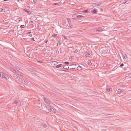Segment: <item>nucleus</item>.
I'll return each instance as SVG.
<instances>
[{
    "label": "nucleus",
    "instance_id": "nucleus-56",
    "mask_svg": "<svg viewBox=\"0 0 131 131\" xmlns=\"http://www.w3.org/2000/svg\"><path fill=\"white\" fill-rule=\"evenodd\" d=\"M12 70H13V71H15L14 69H12Z\"/></svg>",
    "mask_w": 131,
    "mask_h": 131
},
{
    "label": "nucleus",
    "instance_id": "nucleus-10",
    "mask_svg": "<svg viewBox=\"0 0 131 131\" xmlns=\"http://www.w3.org/2000/svg\"><path fill=\"white\" fill-rule=\"evenodd\" d=\"M21 105V101H18L17 103V105H16L15 106V107H16L17 106H18V107L20 106Z\"/></svg>",
    "mask_w": 131,
    "mask_h": 131
},
{
    "label": "nucleus",
    "instance_id": "nucleus-46",
    "mask_svg": "<svg viewBox=\"0 0 131 131\" xmlns=\"http://www.w3.org/2000/svg\"><path fill=\"white\" fill-rule=\"evenodd\" d=\"M26 9H22V10H23V11H25V12H26Z\"/></svg>",
    "mask_w": 131,
    "mask_h": 131
},
{
    "label": "nucleus",
    "instance_id": "nucleus-60",
    "mask_svg": "<svg viewBox=\"0 0 131 131\" xmlns=\"http://www.w3.org/2000/svg\"><path fill=\"white\" fill-rule=\"evenodd\" d=\"M34 74H36V73H35V72H34Z\"/></svg>",
    "mask_w": 131,
    "mask_h": 131
},
{
    "label": "nucleus",
    "instance_id": "nucleus-31",
    "mask_svg": "<svg viewBox=\"0 0 131 131\" xmlns=\"http://www.w3.org/2000/svg\"><path fill=\"white\" fill-rule=\"evenodd\" d=\"M43 127L45 128H46L48 127L47 125L46 124H45L43 125Z\"/></svg>",
    "mask_w": 131,
    "mask_h": 131
},
{
    "label": "nucleus",
    "instance_id": "nucleus-38",
    "mask_svg": "<svg viewBox=\"0 0 131 131\" xmlns=\"http://www.w3.org/2000/svg\"><path fill=\"white\" fill-rule=\"evenodd\" d=\"M16 79H18V80L19 81L20 79H21V78L20 77H18V76H17V78H16Z\"/></svg>",
    "mask_w": 131,
    "mask_h": 131
},
{
    "label": "nucleus",
    "instance_id": "nucleus-37",
    "mask_svg": "<svg viewBox=\"0 0 131 131\" xmlns=\"http://www.w3.org/2000/svg\"><path fill=\"white\" fill-rule=\"evenodd\" d=\"M97 31H102V30H101L100 29H96Z\"/></svg>",
    "mask_w": 131,
    "mask_h": 131
},
{
    "label": "nucleus",
    "instance_id": "nucleus-16",
    "mask_svg": "<svg viewBox=\"0 0 131 131\" xmlns=\"http://www.w3.org/2000/svg\"><path fill=\"white\" fill-rule=\"evenodd\" d=\"M45 106L47 108L48 110H49L50 109V108L51 107V106H49L48 105H46Z\"/></svg>",
    "mask_w": 131,
    "mask_h": 131
},
{
    "label": "nucleus",
    "instance_id": "nucleus-19",
    "mask_svg": "<svg viewBox=\"0 0 131 131\" xmlns=\"http://www.w3.org/2000/svg\"><path fill=\"white\" fill-rule=\"evenodd\" d=\"M24 8L26 9V10H29L30 8V7L27 6H24Z\"/></svg>",
    "mask_w": 131,
    "mask_h": 131
},
{
    "label": "nucleus",
    "instance_id": "nucleus-30",
    "mask_svg": "<svg viewBox=\"0 0 131 131\" xmlns=\"http://www.w3.org/2000/svg\"><path fill=\"white\" fill-rule=\"evenodd\" d=\"M123 89H118L117 90V92H121V91H122L123 90Z\"/></svg>",
    "mask_w": 131,
    "mask_h": 131
},
{
    "label": "nucleus",
    "instance_id": "nucleus-55",
    "mask_svg": "<svg viewBox=\"0 0 131 131\" xmlns=\"http://www.w3.org/2000/svg\"><path fill=\"white\" fill-rule=\"evenodd\" d=\"M28 11H28V10H26V12H27V13H28Z\"/></svg>",
    "mask_w": 131,
    "mask_h": 131
},
{
    "label": "nucleus",
    "instance_id": "nucleus-1",
    "mask_svg": "<svg viewBox=\"0 0 131 131\" xmlns=\"http://www.w3.org/2000/svg\"><path fill=\"white\" fill-rule=\"evenodd\" d=\"M0 76L2 77V78H5L6 80H8L9 79V78L8 77H7L6 75L2 73H0Z\"/></svg>",
    "mask_w": 131,
    "mask_h": 131
},
{
    "label": "nucleus",
    "instance_id": "nucleus-45",
    "mask_svg": "<svg viewBox=\"0 0 131 131\" xmlns=\"http://www.w3.org/2000/svg\"><path fill=\"white\" fill-rule=\"evenodd\" d=\"M101 4L99 3L97 4V6H99Z\"/></svg>",
    "mask_w": 131,
    "mask_h": 131
},
{
    "label": "nucleus",
    "instance_id": "nucleus-57",
    "mask_svg": "<svg viewBox=\"0 0 131 131\" xmlns=\"http://www.w3.org/2000/svg\"><path fill=\"white\" fill-rule=\"evenodd\" d=\"M101 11H103V9H102V8L101 9Z\"/></svg>",
    "mask_w": 131,
    "mask_h": 131
},
{
    "label": "nucleus",
    "instance_id": "nucleus-23",
    "mask_svg": "<svg viewBox=\"0 0 131 131\" xmlns=\"http://www.w3.org/2000/svg\"><path fill=\"white\" fill-rule=\"evenodd\" d=\"M61 3H66L67 2V1H61Z\"/></svg>",
    "mask_w": 131,
    "mask_h": 131
},
{
    "label": "nucleus",
    "instance_id": "nucleus-50",
    "mask_svg": "<svg viewBox=\"0 0 131 131\" xmlns=\"http://www.w3.org/2000/svg\"><path fill=\"white\" fill-rule=\"evenodd\" d=\"M60 70L61 71H65L64 70Z\"/></svg>",
    "mask_w": 131,
    "mask_h": 131
},
{
    "label": "nucleus",
    "instance_id": "nucleus-52",
    "mask_svg": "<svg viewBox=\"0 0 131 131\" xmlns=\"http://www.w3.org/2000/svg\"><path fill=\"white\" fill-rule=\"evenodd\" d=\"M48 41V40H46L45 42V43H47V42Z\"/></svg>",
    "mask_w": 131,
    "mask_h": 131
},
{
    "label": "nucleus",
    "instance_id": "nucleus-27",
    "mask_svg": "<svg viewBox=\"0 0 131 131\" xmlns=\"http://www.w3.org/2000/svg\"><path fill=\"white\" fill-rule=\"evenodd\" d=\"M60 2H58V3H54L53 4V5H60Z\"/></svg>",
    "mask_w": 131,
    "mask_h": 131
},
{
    "label": "nucleus",
    "instance_id": "nucleus-26",
    "mask_svg": "<svg viewBox=\"0 0 131 131\" xmlns=\"http://www.w3.org/2000/svg\"><path fill=\"white\" fill-rule=\"evenodd\" d=\"M13 77L15 79L17 78V75L16 74H13Z\"/></svg>",
    "mask_w": 131,
    "mask_h": 131
},
{
    "label": "nucleus",
    "instance_id": "nucleus-64",
    "mask_svg": "<svg viewBox=\"0 0 131 131\" xmlns=\"http://www.w3.org/2000/svg\"><path fill=\"white\" fill-rule=\"evenodd\" d=\"M21 1V2H22V1L21 0V1Z\"/></svg>",
    "mask_w": 131,
    "mask_h": 131
},
{
    "label": "nucleus",
    "instance_id": "nucleus-13",
    "mask_svg": "<svg viewBox=\"0 0 131 131\" xmlns=\"http://www.w3.org/2000/svg\"><path fill=\"white\" fill-rule=\"evenodd\" d=\"M127 2L126 1H121L120 2V3L121 4H125Z\"/></svg>",
    "mask_w": 131,
    "mask_h": 131
},
{
    "label": "nucleus",
    "instance_id": "nucleus-18",
    "mask_svg": "<svg viewBox=\"0 0 131 131\" xmlns=\"http://www.w3.org/2000/svg\"><path fill=\"white\" fill-rule=\"evenodd\" d=\"M85 16L82 15H77V17L79 18L84 17Z\"/></svg>",
    "mask_w": 131,
    "mask_h": 131
},
{
    "label": "nucleus",
    "instance_id": "nucleus-22",
    "mask_svg": "<svg viewBox=\"0 0 131 131\" xmlns=\"http://www.w3.org/2000/svg\"><path fill=\"white\" fill-rule=\"evenodd\" d=\"M18 101L17 100H15V101L13 103V104H17V103L18 102Z\"/></svg>",
    "mask_w": 131,
    "mask_h": 131
},
{
    "label": "nucleus",
    "instance_id": "nucleus-58",
    "mask_svg": "<svg viewBox=\"0 0 131 131\" xmlns=\"http://www.w3.org/2000/svg\"><path fill=\"white\" fill-rule=\"evenodd\" d=\"M37 29H38L40 30V29H39V27H38V28H37Z\"/></svg>",
    "mask_w": 131,
    "mask_h": 131
},
{
    "label": "nucleus",
    "instance_id": "nucleus-9",
    "mask_svg": "<svg viewBox=\"0 0 131 131\" xmlns=\"http://www.w3.org/2000/svg\"><path fill=\"white\" fill-rule=\"evenodd\" d=\"M58 63V62L56 61H52L51 63L52 65H57Z\"/></svg>",
    "mask_w": 131,
    "mask_h": 131
},
{
    "label": "nucleus",
    "instance_id": "nucleus-34",
    "mask_svg": "<svg viewBox=\"0 0 131 131\" xmlns=\"http://www.w3.org/2000/svg\"><path fill=\"white\" fill-rule=\"evenodd\" d=\"M88 64L89 65H92V63L91 62V61H89L88 63Z\"/></svg>",
    "mask_w": 131,
    "mask_h": 131
},
{
    "label": "nucleus",
    "instance_id": "nucleus-17",
    "mask_svg": "<svg viewBox=\"0 0 131 131\" xmlns=\"http://www.w3.org/2000/svg\"><path fill=\"white\" fill-rule=\"evenodd\" d=\"M66 19H67L68 23L69 24H71V20L70 18H66Z\"/></svg>",
    "mask_w": 131,
    "mask_h": 131
},
{
    "label": "nucleus",
    "instance_id": "nucleus-7",
    "mask_svg": "<svg viewBox=\"0 0 131 131\" xmlns=\"http://www.w3.org/2000/svg\"><path fill=\"white\" fill-rule=\"evenodd\" d=\"M44 100L46 103L47 104H50V101L47 99L46 98H44Z\"/></svg>",
    "mask_w": 131,
    "mask_h": 131
},
{
    "label": "nucleus",
    "instance_id": "nucleus-11",
    "mask_svg": "<svg viewBox=\"0 0 131 131\" xmlns=\"http://www.w3.org/2000/svg\"><path fill=\"white\" fill-rule=\"evenodd\" d=\"M49 111L50 112L54 113L55 112V110L53 108H51V107L49 110Z\"/></svg>",
    "mask_w": 131,
    "mask_h": 131
},
{
    "label": "nucleus",
    "instance_id": "nucleus-8",
    "mask_svg": "<svg viewBox=\"0 0 131 131\" xmlns=\"http://www.w3.org/2000/svg\"><path fill=\"white\" fill-rule=\"evenodd\" d=\"M63 68L65 69L68 70L69 68L68 65H65L63 66Z\"/></svg>",
    "mask_w": 131,
    "mask_h": 131
},
{
    "label": "nucleus",
    "instance_id": "nucleus-53",
    "mask_svg": "<svg viewBox=\"0 0 131 131\" xmlns=\"http://www.w3.org/2000/svg\"><path fill=\"white\" fill-rule=\"evenodd\" d=\"M72 3L71 4H72V5H74V2H72Z\"/></svg>",
    "mask_w": 131,
    "mask_h": 131
},
{
    "label": "nucleus",
    "instance_id": "nucleus-5",
    "mask_svg": "<svg viewBox=\"0 0 131 131\" xmlns=\"http://www.w3.org/2000/svg\"><path fill=\"white\" fill-rule=\"evenodd\" d=\"M97 12V9H96L95 8H94L93 10L91 11V13L92 14L96 13Z\"/></svg>",
    "mask_w": 131,
    "mask_h": 131
},
{
    "label": "nucleus",
    "instance_id": "nucleus-49",
    "mask_svg": "<svg viewBox=\"0 0 131 131\" xmlns=\"http://www.w3.org/2000/svg\"><path fill=\"white\" fill-rule=\"evenodd\" d=\"M28 36L30 37H32V34H30L28 35Z\"/></svg>",
    "mask_w": 131,
    "mask_h": 131
},
{
    "label": "nucleus",
    "instance_id": "nucleus-63",
    "mask_svg": "<svg viewBox=\"0 0 131 131\" xmlns=\"http://www.w3.org/2000/svg\"><path fill=\"white\" fill-rule=\"evenodd\" d=\"M71 59H72V57H71Z\"/></svg>",
    "mask_w": 131,
    "mask_h": 131
},
{
    "label": "nucleus",
    "instance_id": "nucleus-6",
    "mask_svg": "<svg viewBox=\"0 0 131 131\" xmlns=\"http://www.w3.org/2000/svg\"><path fill=\"white\" fill-rule=\"evenodd\" d=\"M70 66H71L70 69H75L76 68V64H72Z\"/></svg>",
    "mask_w": 131,
    "mask_h": 131
},
{
    "label": "nucleus",
    "instance_id": "nucleus-43",
    "mask_svg": "<svg viewBox=\"0 0 131 131\" xmlns=\"http://www.w3.org/2000/svg\"><path fill=\"white\" fill-rule=\"evenodd\" d=\"M78 51V50L77 49H76L75 50L74 52L75 53H77Z\"/></svg>",
    "mask_w": 131,
    "mask_h": 131
},
{
    "label": "nucleus",
    "instance_id": "nucleus-25",
    "mask_svg": "<svg viewBox=\"0 0 131 131\" xmlns=\"http://www.w3.org/2000/svg\"><path fill=\"white\" fill-rule=\"evenodd\" d=\"M83 12L84 13H87L89 12V11L88 10L86 9L83 11Z\"/></svg>",
    "mask_w": 131,
    "mask_h": 131
},
{
    "label": "nucleus",
    "instance_id": "nucleus-48",
    "mask_svg": "<svg viewBox=\"0 0 131 131\" xmlns=\"http://www.w3.org/2000/svg\"><path fill=\"white\" fill-rule=\"evenodd\" d=\"M59 43V41L57 43V45H58L59 44V45H60L61 44V43Z\"/></svg>",
    "mask_w": 131,
    "mask_h": 131
},
{
    "label": "nucleus",
    "instance_id": "nucleus-28",
    "mask_svg": "<svg viewBox=\"0 0 131 131\" xmlns=\"http://www.w3.org/2000/svg\"><path fill=\"white\" fill-rule=\"evenodd\" d=\"M90 55V54L89 53H87L85 55V56L86 57H88Z\"/></svg>",
    "mask_w": 131,
    "mask_h": 131
},
{
    "label": "nucleus",
    "instance_id": "nucleus-32",
    "mask_svg": "<svg viewBox=\"0 0 131 131\" xmlns=\"http://www.w3.org/2000/svg\"><path fill=\"white\" fill-rule=\"evenodd\" d=\"M29 24L30 25H33L34 24V22L32 21H30L29 22Z\"/></svg>",
    "mask_w": 131,
    "mask_h": 131
},
{
    "label": "nucleus",
    "instance_id": "nucleus-61",
    "mask_svg": "<svg viewBox=\"0 0 131 131\" xmlns=\"http://www.w3.org/2000/svg\"><path fill=\"white\" fill-rule=\"evenodd\" d=\"M30 33H31V32H28V34H30Z\"/></svg>",
    "mask_w": 131,
    "mask_h": 131
},
{
    "label": "nucleus",
    "instance_id": "nucleus-51",
    "mask_svg": "<svg viewBox=\"0 0 131 131\" xmlns=\"http://www.w3.org/2000/svg\"><path fill=\"white\" fill-rule=\"evenodd\" d=\"M93 4H94L95 6L97 5V4L94 3Z\"/></svg>",
    "mask_w": 131,
    "mask_h": 131
},
{
    "label": "nucleus",
    "instance_id": "nucleus-40",
    "mask_svg": "<svg viewBox=\"0 0 131 131\" xmlns=\"http://www.w3.org/2000/svg\"><path fill=\"white\" fill-rule=\"evenodd\" d=\"M124 66V65L123 64V63H122L121 64H120V66L121 67H122L123 66Z\"/></svg>",
    "mask_w": 131,
    "mask_h": 131
},
{
    "label": "nucleus",
    "instance_id": "nucleus-21",
    "mask_svg": "<svg viewBox=\"0 0 131 131\" xmlns=\"http://www.w3.org/2000/svg\"><path fill=\"white\" fill-rule=\"evenodd\" d=\"M106 90L107 91H112V89L111 88H106Z\"/></svg>",
    "mask_w": 131,
    "mask_h": 131
},
{
    "label": "nucleus",
    "instance_id": "nucleus-47",
    "mask_svg": "<svg viewBox=\"0 0 131 131\" xmlns=\"http://www.w3.org/2000/svg\"><path fill=\"white\" fill-rule=\"evenodd\" d=\"M18 19L19 20V21H20V20L21 19V18H18Z\"/></svg>",
    "mask_w": 131,
    "mask_h": 131
},
{
    "label": "nucleus",
    "instance_id": "nucleus-59",
    "mask_svg": "<svg viewBox=\"0 0 131 131\" xmlns=\"http://www.w3.org/2000/svg\"><path fill=\"white\" fill-rule=\"evenodd\" d=\"M69 2V3H71L70 2V1H69V2H68V3Z\"/></svg>",
    "mask_w": 131,
    "mask_h": 131
},
{
    "label": "nucleus",
    "instance_id": "nucleus-14",
    "mask_svg": "<svg viewBox=\"0 0 131 131\" xmlns=\"http://www.w3.org/2000/svg\"><path fill=\"white\" fill-rule=\"evenodd\" d=\"M5 10L4 9H3L1 8V7L0 8V12H5Z\"/></svg>",
    "mask_w": 131,
    "mask_h": 131
},
{
    "label": "nucleus",
    "instance_id": "nucleus-15",
    "mask_svg": "<svg viewBox=\"0 0 131 131\" xmlns=\"http://www.w3.org/2000/svg\"><path fill=\"white\" fill-rule=\"evenodd\" d=\"M76 68L77 70H81V66H79L78 67H77L76 66Z\"/></svg>",
    "mask_w": 131,
    "mask_h": 131
},
{
    "label": "nucleus",
    "instance_id": "nucleus-3",
    "mask_svg": "<svg viewBox=\"0 0 131 131\" xmlns=\"http://www.w3.org/2000/svg\"><path fill=\"white\" fill-rule=\"evenodd\" d=\"M123 58L124 60L125 61H127V55L126 54H125L124 55H123Z\"/></svg>",
    "mask_w": 131,
    "mask_h": 131
},
{
    "label": "nucleus",
    "instance_id": "nucleus-44",
    "mask_svg": "<svg viewBox=\"0 0 131 131\" xmlns=\"http://www.w3.org/2000/svg\"><path fill=\"white\" fill-rule=\"evenodd\" d=\"M35 3H36L38 2V1H33Z\"/></svg>",
    "mask_w": 131,
    "mask_h": 131
},
{
    "label": "nucleus",
    "instance_id": "nucleus-24",
    "mask_svg": "<svg viewBox=\"0 0 131 131\" xmlns=\"http://www.w3.org/2000/svg\"><path fill=\"white\" fill-rule=\"evenodd\" d=\"M15 68L16 69V70L17 71H18L19 70H20V68H19V67H18V66H15Z\"/></svg>",
    "mask_w": 131,
    "mask_h": 131
},
{
    "label": "nucleus",
    "instance_id": "nucleus-20",
    "mask_svg": "<svg viewBox=\"0 0 131 131\" xmlns=\"http://www.w3.org/2000/svg\"><path fill=\"white\" fill-rule=\"evenodd\" d=\"M62 66V64H59L58 65H57L56 66V67L57 68H59V67H61Z\"/></svg>",
    "mask_w": 131,
    "mask_h": 131
},
{
    "label": "nucleus",
    "instance_id": "nucleus-33",
    "mask_svg": "<svg viewBox=\"0 0 131 131\" xmlns=\"http://www.w3.org/2000/svg\"><path fill=\"white\" fill-rule=\"evenodd\" d=\"M68 46H70V47L72 46H73V45L71 43H69L68 44Z\"/></svg>",
    "mask_w": 131,
    "mask_h": 131
},
{
    "label": "nucleus",
    "instance_id": "nucleus-42",
    "mask_svg": "<svg viewBox=\"0 0 131 131\" xmlns=\"http://www.w3.org/2000/svg\"><path fill=\"white\" fill-rule=\"evenodd\" d=\"M27 13L29 15H30L31 14V12L30 11H28Z\"/></svg>",
    "mask_w": 131,
    "mask_h": 131
},
{
    "label": "nucleus",
    "instance_id": "nucleus-36",
    "mask_svg": "<svg viewBox=\"0 0 131 131\" xmlns=\"http://www.w3.org/2000/svg\"><path fill=\"white\" fill-rule=\"evenodd\" d=\"M20 27L21 28H24L25 27V26L23 25H20Z\"/></svg>",
    "mask_w": 131,
    "mask_h": 131
},
{
    "label": "nucleus",
    "instance_id": "nucleus-41",
    "mask_svg": "<svg viewBox=\"0 0 131 131\" xmlns=\"http://www.w3.org/2000/svg\"><path fill=\"white\" fill-rule=\"evenodd\" d=\"M31 40H32V41H35V39H34V38H33V37H32V38H31Z\"/></svg>",
    "mask_w": 131,
    "mask_h": 131
},
{
    "label": "nucleus",
    "instance_id": "nucleus-39",
    "mask_svg": "<svg viewBox=\"0 0 131 131\" xmlns=\"http://www.w3.org/2000/svg\"><path fill=\"white\" fill-rule=\"evenodd\" d=\"M71 25V24H69V26L67 28H69L71 27V26H70V25Z\"/></svg>",
    "mask_w": 131,
    "mask_h": 131
},
{
    "label": "nucleus",
    "instance_id": "nucleus-62",
    "mask_svg": "<svg viewBox=\"0 0 131 131\" xmlns=\"http://www.w3.org/2000/svg\"><path fill=\"white\" fill-rule=\"evenodd\" d=\"M1 7H2V6H0V8Z\"/></svg>",
    "mask_w": 131,
    "mask_h": 131
},
{
    "label": "nucleus",
    "instance_id": "nucleus-12",
    "mask_svg": "<svg viewBox=\"0 0 131 131\" xmlns=\"http://www.w3.org/2000/svg\"><path fill=\"white\" fill-rule=\"evenodd\" d=\"M72 19L76 18L77 17V15L76 14H73L72 15Z\"/></svg>",
    "mask_w": 131,
    "mask_h": 131
},
{
    "label": "nucleus",
    "instance_id": "nucleus-54",
    "mask_svg": "<svg viewBox=\"0 0 131 131\" xmlns=\"http://www.w3.org/2000/svg\"><path fill=\"white\" fill-rule=\"evenodd\" d=\"M70 26H71V28H72V27H73L72 26H73V25H70Z\"/></svg>",
    "mask_w": 131,
    "mask_h": 131
},
{
    "label": "nucleus",
    "instance_id": "nucleus-35",
    "mask_svg": "<svg viewBox=\"0 0 131 131\" xmlns=\"http://www.w3.org/2000/svg\"><path fill=\"white\" fill-rule=\"evenodd\" d=\"M64 63L66 64V65H68L69 64V62H64Z\"/></svg>",
    "mask_w": 131,
    "mask_h": 131
},
{
    "label": "nucleus",
    "instance_id": "nucleus-2",
    "mask_svg": "<svg viewBox=\"0 0 131 131\" xmlns=\"http://www.w3.org/2000/svg\"><path fill=\"white\" fill-rule=\"evenodd\" d=\"M19 82L25 85H26L27 83V82L25 80L23 79H20Z\"/></svg>",
    "mask_w": 131,
    "mask_h": 131
},
{
    "label": "nucleus",
    "instance_id": "nucleus-4",
    "mask_svg": "<svg viewBox=\"0 0 131 131\" xmlns=\"http://www.w3.org/2000/svg\"><path fill=\"white\" fill-rule=\"evenodd\" d=\"M15 73L19 75H22L23 73L21 72H20L19 71H15Z\"/></svg>",
    "mask_w": 131,
    "mask_h": 131
},
{
    "label": "nucleus",
    "instance_id": "nucleus-29",
    "mask_svg": "<svg viewBox=\"0 0 131 131\" xmlns=\"http://www.w3.org/2000/svg\"><path fill=\"white\" fill-rule=\"evenodd\" d=\"M57 36V34H53L52 36V37H53L54 38H55Z\"/></svg>",
    "mask_w": 131,
    "mask_h": 131
}]
</instances>
